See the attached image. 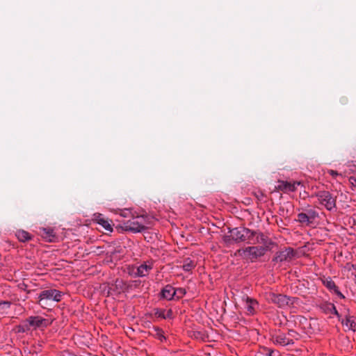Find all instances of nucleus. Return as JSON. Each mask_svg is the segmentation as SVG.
Listing matches in <instances>:
<instances>
[{"label":"nucleus","mask_w":356,"mask_h":356,"mask_svg":"<svg viewBox=\"0 0 356 356\" xmlns=\"http://www.w3.org/2000/svg\"><path fill=\"white\" fill-rule=\"evenodd\" d=\"M243 252V254L252 261L259 257L264 256L266 253L265 250L259 246H250L243 250H239L238 252Z\"/></svg>","instance_id":"6e6552de"},{"label":"nucleus","mask_w":356,"mask_h":356,"mask_svg":"<svg viewBox=\"0 0 356 356\" xmlns=\"http://www.w3.org/2000/svg\"><path fill=\"white\" fill-rule=\"evenodd\" d=\"M40 235L49 242H54L56 239V235L54 231L51 228H40Z\"/></svg>","instance_id":"2eb2a0df"},{"label":"nucleus","mask_w":356,"mask_h":356,"mask_svg":"<svg viewBox=\"0 0 356 356\" xmlns=\"http://www.w3.org/2000/svg\"><path fill=\"white\" fill-rule=\"evenodd\" d=\"M328 173H329L331 176H332L333 177H336V176H338V175H339L337 171L333 170H330L328 171Z\"/></svg>","instance_id":"2f4dec72"},{"label":"nucleus","mask_w":356,"mask_h":356,"mask_svg":"<svg viewBox=\"0 0 356 356\" xmlns=\"http://www.w3.org/2000/svg\"><path fill=\"white\" fill-rule=\"evenodd\" d=\"M254 238L258 241V242H257L256 244H262V246L260 247L261 248H264L265 250V252L270 250L272 249V246L275 244L267 236L264 235L263 233L259 232H257V234L254 236Z\"/></svg>","instance_id":"9d476101"},{"label":"nucleus","mask_w":356,"mask_h":356,"mask_svg":"<svg viewBox=\"0 0 356 356\" xmlns=\"http://www.w3.org/2000/svg\"><path fill=\"white\" fill-rule=\"evenodd\" d=\"M186 291L185 289L179 288V289H175V296L177 299H180L186 294Z\"/></svg>","instance_id":"a878e982"},{"label":"nucleus","mask_w":356,"mask_h":356,"mask_svg":"<svg viewBox=\"0 0 356 356\" xmlns=\"http://www.w3.org/2000/svg\"><path fill=\"white\" fill-rule=\"evenodd\" d=\"M175 289L170 285L165 286L161 292L163 298L168 300H172L175 297Z\"/></svg>","instance_id":"a211bd4d"},{"label":"nucleus","mask_w":356,"mask_h":356,"mask_svg":"<svg viewBox=\"0 0 356 356\" xmlns=\"http://www.w3.org/2000/svg\"><path fill=\"white\" fill-rule=\"evenodd\" d=\"M15 236L20 242H26L31 239L32 236L28 232L19 229L15 233Z\"/></svg>","instance_id":"aec40b11"},{"label":"nucleus","mask_w":356,"mask_h":356,"mask_svg":"<svg viewBox=\"0 0 356 356\" xmlns=\"http://www.w3.org/2000/svg\"><path fill=\"white\" fill-rule=\"evenodd\" d=\"M63 293L54 289L44 290L38 296V304L43 308H46L47 300L60 302L62 299Z\"/></svg>","instance_id":"20e7f679"},{"label":"nucleus","mask_w":356,"mask_h":356,"mask_svg":"<svg viewBox=\"0 0 356 356\" xmlns=\"http://www.w3.org/2000/svg\"><path fill=\"white\" fill-rule=\"evenodd\" d=\"M349 182L350 183L351 185H353V186L356 187V178L355 177H350L349 178Z\"/></svg>","instance_id":"7c9ffc66"},{"label":"nucleus","mask_w":356,"mask_h":356,"mask_svg":"<svg viewBox=\"0 0 356 356\" xmlns=\"http://www.w3.org/2000/svg\"><path fill=\"white\" fill-rule=\"evenodd\" d=\"M152 269L150 266L147 264H141L136 268V271L134 273L136 276L144 277L149 274V270Z\"/></svg>","instance_id":"6ab92c4d"},{"label":"nucleus","mask_w":356,"mask_h":356,"mask_svg":"<svg viewBox=\"0 0 356 356\" xmlns=\"http://www.w3.org/2000/svg\"><path fill=\"white\" fill-rule=\"evenodd\" d=\"M164 312H165V311L163 309H157L155 311L154 314H155V316L156 317L162 318H165L166 316H165Z\"/></svg>","instance_id":"cd10ccee"},{"label":"nucleus","mask_w":356,"mask_h":356,"mask_svg":"<svg viewBox=\"0 0 356 356\" xmlns=\"http://www.w3.org/2000/svg\"><path fill=\"white\" fill-rule=\"evenodd\" d=\"M259 303L257 300L247 297L246 298V310L249 315H253L255 314L257 309L258 308Z\"/></svg>","instance_id":"dca6fc26"},{"label":"nucleus","mask_w":356,"mask_h":356,"mask_svg":"<svg viewBox=\"0 0 356 356\" xmlns=\"http://www.w3.org/2000/svg\"><path fill=\"white\" fill-rule=\"evenodd\" d=\"M330 314H335L339 316L338 312L335 307H334V309H332V313H330Z\"/></svg>","instance_id":"f704fd0d"},{"label":"nucleus","mask_w":356,"mask_h":356,"mask_svg":"<svg viewBox=\"0 0 356 356\" xmlns=\"http://www.w3.org/2000/svg\"><path fill=\"white\" fill-rule=\"evenodd\" d=\"M272 341L275 344H279L282 346L293 344V339H289L288 335L284 333H279L272 336Z\"/></svg>","instance_id":"f8f14e48"},{"label":"nucleus","mask_w":356,"mask_h":356,"mask_svg":"<svg viewBox=\"0 0 356 356\" xmlns=\"http://www.w3.org/2000/svg\"><path fill=\"white\" fill-rule=\"evenodd\" d=\"M155 331H156V335L158 337V338L159 339L162 340V338L165 339V337L163 335L164 332L162 330V329H161L159 327H156Z\"/></svg>","instance_id":"bb28decb"},{"label":"nucleus","mask_w":356,"mask_h":356,"mask_svg":"<svg viewBox=\"0 0 356 356\" xmlns=\"http://www.w3.org/2000/svg\"><path fill=\"white\" fill-rule=\"evenodd\" d=\"M296 254V251L290 247L285 248L282 251L277 252L272 261L275 263H281L286 261L291 260Z\"/></svg>","instance_id":"1a4fd4ad"},{"label":"nucleus","mask_w":356,"mask_h":356,"mask_svg":"<svg viewBox=\"0 0 356 356\" xmlns=\"http://www.w3.org/2000/svg\"><path fill=\"white\" fill-rule=\"evenodd\" d=\"M232 241H234V238H232V234H230L229 236H223V241L227 244H230Z\"/></svg>","instance_id":"c85d7f7f"},{"label":"nucleus","mask_w":356,"mask_h":356,"mask_svg":"<svg viewBox=\"0 0 356 356\" xmlns=\"http://www.w3.org/2000/svg\"><path fill=\"white\" fill-rule=\"evenodd\" d=\"M171 314H172V311H171V310H169V311L168 312V314H167V316H166V317H170V316L171 315Z\"/></svg>","instance_id":"e433bc0d"},{"label":"nucleus","mask_w":356,"mask_h":356,"mask_svg":"<svg viewBox=\"0 0 356 356\" xmlns=\"http://www.w3.org/2000/svg\"><path fill=\"white\" fill-rule=\"evenodd\" d=\"M229 233L232 234L234 241L236 243L247 242L250 244L256 245V243L258 242V241L254 238V236L257 234V231L250 229L245 227L231 229H229Z\"/></svg>","instance_id":"f03ea898"},{"label":"nucleus","mask_w":356,"mask_h":356,"mask_svg":"<svg viewBox=\"0 0 356 356\" xmlns=\"http://www.w3.org/2000/svg\"><path fill=\"white\" fill-rule=\"evenodd\" d=\"M123 229L125 231H129L134 233L142 232L147 229V227L138 221H127L124 223Z\"/></svg>","instance_id":"9b49d317"},{"label":"nucleus","mask_w":356,"mask_h":356,"mask_svg":"<svg viewBox=\"0 0 356 356\" xmlns=\"http://www.w3.org/2000/svg\"><path fill=\"white\" fill-rule=\"evenodd\" d=\"M93 219L92 220L94 222H96L97 224L102 226V227L106 230L108 232L113 231V227L111 224L108 222V220L104 219L102 214L100 213H95L93 215Z\"/></svg>","instance_id":"4468645a"},{"label":"nucleus","mask_w":356,"mask_h":356,"mask_svg":"<svg viewBox=\"0 0 356 356\" xmlns=\"http://www.w3.org/2000/svg\"><path fill=\"white\" fill-rule=\"evenodd\" d=\"M287 335H288V337H289V339H293V343H294V341H296V340L297 341L299 339V334L293 330H289L287 333Z\"/></svg>","instance_id":"393cba45"},{"label":"nucleus","mask_w":356,"mask_h":356,"mask_svg":"<svg viewBox=\"0 0 356 356\" xmlns=\"http://www.w3.org/2000/svg\"><path fill=\"white\" fill-rule=\"evenodd\" d=\"M293 184H294L296 186V185H300L301 184V182L300 181H294Z\"/></svg>","instance_id":"4c0bfd02"},{"label":"nucleus","mask_w":356,"mask_h":356,"mask_svg":"<svg viewBox=\"0 0 356 356\" xmlns=\"http://www.w3.org/2000/svg\"><path fill=\"white\" fill-rule=\"evenodd\" d=\"M316 197L319 203L328 210L331 211L336 208L337 197L327 191H320L312 195V197Z\"/></svg>","instance_id":"39448f33"},{"label":"nucleus","mask_w":356,"mask_h":356,"mask_svg":"<svg viewBox=\"0 0 356 356\" xmlns=\"http://www.w3.org/2000/svg\"><path fill=\"white\" fill-rule=\"evenodd\" d=\"M266 356H272V354L273 353V350H271V349H266Z\"/></svg>","instance_id":"72a5a7b5"},{"label":"nucleus","mask_w":356,"mask_h":356,"mask_svg":"<svg viewBox=\"0 0 356 356\" xmlns=\"http://www.w3.org/2000/svg\"><path fill=\"white\" fill-rule=\"evenodd\" d=\"M253 194L259 201L263 200V198L265 197V195L262 191H258L257 193H254Z\"/></svg>","instance_id":"c756f323"},{"label":"nucleus","mask_w":356,"mask_h":356,"mask_svg":"<svg viewBox=\"0 0 356 356\" xmlns=\"http://www.w3.org/2000/svg\"><path fill=\"white\" fill-rule=\"evenodd\" d=\"M131 285L122 279H116L108 287V293L114 296L125 293L129 290Z\"/></svg>","instance_id":"0eeeda50"},{"label":"nucleus","mask_w":356,"mask_h":356,"mask_svg":"<svg viewBox=\"0 0 356 356\" xmlns=\"http://www.w3.org/2000/svg\"><path fill=\"white\" fill-rule=\"evenodd\" d=\"M267 299L269 302L277 305L279 307L293 306L299 300L298 298L296 297H289L284 294H277L273 292H270L267 294Z\"/></svg>","instance_id":"7ed1b4c3"},{"label":"nucleus","mask_w":356,"mask_h":356,"mask_svg":"<svg viewBox=\"0 0 356 356\" xmlns=\"http://www.w3.org/2000/svg\"><path fill=\"white\" fill-rule=\"evenodd\" d=\"M104 252L102 248L99 246L92 245L90 247V254H92V256H98L102 254Z\"/></svg>","instance_id":"5701e85b"},{"label":"nucleus","mask_w":356,"mask_h":356,"mask_svg":"<svg viewBox=\"0 0 356 356\" xmlns=\"http://www.w3.org/2000/svg\"><path fill=\"white\" fill-rule=\"evenodd\" d=\"M318 217V213L316 210L308 209L305 210V212L299 213L296 220L303 225L310 226L314 224Z\"/></svg>","instance_id":"423d86ee"},{"label":"nucleus","mask_w":356,"mask_h":356,"mask_svg":"<svg viewBox=\"0 0 356 356\" xmlns=\"http://www.w3.org/2000/svg\"><path fill=\"white\" fill-rule=\"evenodd\" d=\"M7 305L8 307H10V302H8V301H3V302H0V305Z\"/></svg>","instance_id":"c9c22d12"},{"label":"nucleus","mask_w":356,"mask_h":356,"mask_svg":"<svg viewBox=\"0 0 356 356\" xmlns=\"http://www.w3.org/2000/svg\"><path fill=\"white\" fill-rule=\"evenodd\" d=\"M326 314L332 313V309H334V305L332 303H325L321 307Z\"/></svg>","instance_id":"b1692460"},{"label":"nucleus","mask_w":356,"mask_h":356,"mask_svg":"<svg viewBox=\"0 0 356 356\" xmlns=\"http://www.w3.org/2000/svg\"><path fill=\"white\" fill-rule=\"evenodd\" d=\"M345 325L353 331H356V321L353 316H346Z\"/></svg>","instance_id":"4be33fe9"},{"label":"nucleus","mask_w":356,"mask_h":356,"mask_svg":"<svg viewBox=\"0 0 356 356\" xmlns=\"http://www.w3.org/2000/svg\"><path fill=\"white\" fill-rule=\"evenodd\" d=\"M49 325V320L40 316H31L24 320L17 326L19 332H27L31 330L46 328Z\"/></svg>","instance_id":"f257e3e1"},{"label":"nucleus","mask_w":356,"mask_h":356,"mask_svg":"<svg viewBox=\"0 0 356 356\" xmlns=\"http://www.w3.org/2000/svg\"><path fill=\"white\" fill-rule=\"evenodd\" d=\"M322 282L327 289L330 291H333L338 297L341 299L345 298V296L339 291L338 286L330 277L323 279Z\"/></svg>","instance_id":"ddd939ff"},{"label":"nucleus","mask_w":356,"mask_h":356,"mask_svg":"<svg viewBox=\"0 0 356 356\" xmlns=\"http://www.w3.org/2000/svg\"><path fill=\"white\" fill-rule=\"evenodd\" d=\"M195 263L190 258H187L184 261L183 269L185 271H190L195 267Z\"/></svg>","instance_id":"412c9836"},{"label":"nucleus","mask_w":356,"mask_h":356,"mask_svg":"<svg viewBox=\"0 0 356 356\" xmlns=\"http://www.w3.org/2000/svg\"><path fill=\"white\" fill-rule=\"evenodd\" d=\"M278 183L279 185L277 186V189L279 191H282L283 192H294L296 190V186H295V184L291 182L279 180Z\"/></svg>","instance_id":"f3484780"},{"label":"nucleus","mask_w":356,"mask_h":356,"mask_svg":"<svg viewBox=\"0 0 356 356\" xmlns=\"http://www.w3.org/2000/svg\"><path fill=\"white\" fill-rule=\"evenodd\" d=\"M97 266H90V275L94 274L96 271H97Z\"/></svg>","instance_id":"473e14b6"}]
</instances>
